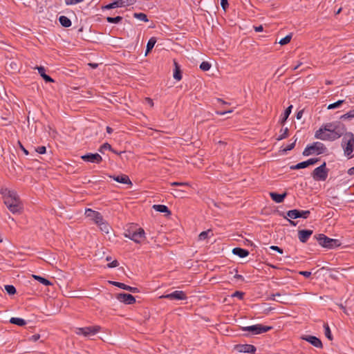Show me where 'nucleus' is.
<instances>
[{
  "mask_svg": "<svg viewBox=\"0 0 354 354\" xmlns=\"http://www.w3.org/2000/svg\"><path fill=\"white\" fill-rule=\"evenodd\" d=\"M346 130L345 124L339 121L328 122L316 131L315 138L322 140L333 141L344 136L342 147L344 154L351 158L353 157L351 153L354 150V135L351 132H346Z\"/></svg>",
  "mask_w": 354,
  "mask_h": 354,
  "instance_id": "obj_1",
  "label": "nucleus"
},
{
  "mask_svg": "<svg viewBox=\"0 0 354 354\" xmlns=\"http://www.w3.org/2000/svg\"><path fill=\"white\" fill-rule=\"evenodd\" d=\"M0 194L2 195L4 204L11 213L13 214L22 213L24 206L16 191L1 187Z\"/></svg>",
  "mask_w": 354,
  "mask_h": 354,
  "instance_id": "obj_2",
  "label": "nucleus"
},
{
  "mask_svg": "<svg viewBox=\"0 0 354 354\" xmlns=\"http://www.w3.org/2000/svg\"><path fill=\"white\" fill-rule=\"evenodd\" d=\"M310 212L309 210H300V209H291L288 211L286 213L281 212L279 213V215L283 216L284 218L287 219L292 226H296L297 225V222L292 221V219H296L299 218H308Z\"/></svg>",
  "mask_w": 354,
  "mask_h": 354,
  "instance_id": "obj_3",
  "label": "nucleus"
},
{
  "mask_svg": "<svg viewBox=\"0 0 354 354\" xmlns=\"http://www.w3.org/2000/svg\"><path fill=\"white\" fill-rule=\"evenodd\" d=\"M124 235L125 237L137 243H141L145 238V230L137 225H131L125 230Z\"/></svg>",
  "mask_w": 354,
  "mask_h": 354,
  "instance_id": "obj_4",
  "label": "nucleus"
},
{
  "mask_svg": "<svg viewBox=\"0 0 354 354\" xmlns=\"http://www.w3.org/2000/svg\"><path fill=\"white\" fill-rule=\"evenodd\" d=\"M314 237L316 239L318 243L325 248L334 249L340 246L342 244L339 239L329 238L324 234H319Z\"/></svg>",
  "mask_w": 354,
  "mask_h": 354,
  "instance_id": "obj_5",
  "label": "nucleus"
},
{
  "mask_svg": "<svg viewBox=\"0 0 354 354\" xmlns=\"http://www.w3.org/2000/svg\"><path fill=\"white\" fill-rule=\"evenodd\" d=\"M327 148L320 142H315L311 145H308L303 151V156H308L313 154L320 155L326 153Z\"/></svg>",
  "mask_w": 354,
  "mask_h": 354,
  "instance_id": "obj_6",
  "label": "nucleus"
},
{
  "mask_svg": "<svg viewBox=\"0 0 354 354\" xmlns=\"http://www.w3.org/2000/svg\"><path fill=\"white\" fill-rule=\"evenodd\" d=\"M328 169L326 168V163L324 162L322 165L316 167L311 174L313 178L316 181H324L328 175Z\"/></svg>",
  "mask_w": 354,
  "mask_h": 354,
  "instance_id": "obj_7",
  "label": "nucleus"
},
{
  "mask_svg": "<svg viewBox=\"0 0 354 354\" xmlns=\"http://www.w3.org/2000/svg\"><path fill=\"white\" fill-rule=\"evenodd\" d=\"M272 329V326H263L262 324H255L250 326L241 327L242 331H248L252 335H259L266 333Z\"/></svg>",
  "mask_w": 354,
  "mask_h": 354,
  "instance_id": "obj_8",
  "label": "nucleus"
},
{
  "mask_svg": "<svg viewBox=\"0 0 354 354\" xmlns=\"http://www.w3.org/2000/svg\"><path fill=\"white\" fill-rule=\"evenodd\" d=\"M136 0H115L112 3L102 6V10H111L135 4Z\"/></svg>",
  "mask_w": 354,
  "mask_h": 354,
  "instance_id": "obj_9",
  "label": "nucleus"
},
{
  "mask_svg": "<svg viewBox=\"0 0 354 354\" xmlns=\"http://www.w3.org/2000/svg\"><path fill=\"white\" fill-rule=\"evenodd\" d=\"M101 329L100 326H86L82 328H77L76 329V334L79 335H84L88 337L97 333Z\"/></svg>",
  "mask_w": 354,
  "mask_h": 354,
  "instance_id": "obj_10",
  "label": "nucleus"
},
{
  "mask_svg": "<svg viewBox=\"0 0 354 354\" xmlns=\"http://www.w3.org/2000/svg\"><path fill=\"white\" fill-rule=\"evenodd\" d=\"M160 298H165L169 300H185L187 299V297L184 291L175 290L171 293L162 295Z\"/></svg>",
  "mask_w": 354,
  "mask_h": 354,
  "instance_id": "obj_11",
  "label": "nucleus"
},
{
  "mask_svg": "<svg viewBox=\"0 0 354 354\" xmlns=\"http://www.w3.org/2000/svg\"><path fill=\"white\" fill-rule=\"evenodd\" d=\"M81 159L87 162L100 164L102 161V158L99 153H88L81 156Z\"/></svg>",
  "mask_w": 354,
  "mask_h": 354,
  "instance_id": "obj_12",
  "label": "nucleus"
},
{
  "mask_svg": "<svg viewBox=\"0 0 354 354\" xmlns=\"http://www.w3.org/2000/svg\"><path fill=\"white\" fill-rule=\"evenodd\" d=\"M116 299L125 304H133L136 303V298L131 294L121 292L116 295Z\"/></svg>",
  "mask_w": 354,
  "mask_h": 354,
  "instance_id": "obj_13",
  "label": "nucleus"
},
{
  "mask_svg": "<svg viewBox=\"0 0 354 354\" xmlns=\"http://www.w3.org/2000/svg\"><path fill=\"white\" fill-rule=\"evenodd\" d=\"M85 215L87 218H89L93 221L96 224L102 222V215L99 212L93 210L91 209H87L85 212Z\"/></svg>",
  "mask_w": 354,
  "mask_h": 354,
  "instance_id": "obj_14",
  "label": "nucleus"
},
{
  "mask_svg": "<svg viewBox=\"0 0 354 354\" xmlns=\"http://www.w3.org/2000/svg\"><path fill=\"white\" fill-rule=\"evenodd\" d=\"M301 339L309 342L310 344L318 348H323V344L320 339L313 335H303Z\"/></svg>",
  "mask_w": 354,
  "mask_h": 354,
  "instance_id": "obj_15",
  "label": "nucleus"
},
{
  "mask_svg": "<svg viewBox=\"0 0 354 354\" xmlns=\"http://www.w3.org/2000/svg\"><path fill=\"white\" fill-rule=\"evenodd\" d=\"M109 283L111 284H112L113 286H116L118 288H120L121 289H123V290H128L132 293H137V292H139L140 290L138 288L136 287H131V286H129L128 285H126L123 283H121V282H118V281H109Z\"/></svg>",
  "mask_w": 354,
  "mask_h": 354,
  "instance_id": "obj_16",
  "label": "nucleus"
},
{
  "mask_svg": "<svg viewBox=\"0 0 354 354\" xmlns=\"http://www.w3.org/2000/svg\"><path fill=\"white\" fill-rule=\"evenodd\" d=\"M313 231L311 230H300L298 231V238L299 240L305 243L309 239V238L313 234Z\"/></svg>",
  "mask_w": 354,
  "mask_h": 354,
  "instance_id": "obj_17",
  "label": "nucleus"
},
{
  "mask_svg": "<svg viewBox=\"0 0 354 354\" xmlns=\"http://www.w3.org/2000/svg\"><path fill=\"white\" fill-rule=\"evenodd\" d=\"M109 177L111 178H113L116 182L122 183V184H126V185H129L130 186H131L133 185L129 177L126 174H120L118 176H109Z\"/></svg>",
  "mask_w": 354,
  "mask_h": 354,
  "instance_id": "obj_18",
  "label": "nucleus"
},
{
  "mask_svg": "<svg viewBox=\"0 0 354 354\" xmlns=\"http://www.w3.org/2000/svg\"><path fill=\"white\" fill-rule=\"evenodd\" d=\"M237 350L241 353H247L254 354L256 352V347L252 344H239L236 346Z\"/></svg>",
  "mask_w": 354,
  "mask_h": 354,
  "instance_id": "obj_19",
  "label": "nucleus"
},
{
  "mask_svg": "<svg viewBox=\"0 0 354 354\" xmlns=\"http://www.w3.org/2000/svg\"><path fill=\"white\" fill-rule=\"evenodd\" d=\"M287 192H285L283 194H278L277 192H270V196L273 201L277 203H282L287 196Z\"/></svg>",
  "mask_w": 354,
  "mask_h": 354,
  "instance_id": "obj_20",
  "label": "nucleus"
},
{
  "mask_svg": "<svg viewBox=\"0 0 354 354\" xmlns=\"http://www.w3.org/2000/svg\"><path fill=\"white\" fill-rule=\"evenodd\" d=\"M174 78L177 80L180 81L182 80V71L180 69V66L178 64V63L176 61V59H174Z\"/></svg>",
  "mask_w": 354,
  "mask_h": 354,
  "instance_id": "obj_21",
  "label": "nucleus"
},
{
  "mask_svg": "<svg viewBox=\"0 0 354 354\" xmlns=\"http://www.w3.org/2000/svg\"><path fill=\"white\" fill-rule=\"evenodd\" d=\"M232 253L233 254L236 255L241 258H245L250 254L248 250L239 247L233 248Z\"/></svg>",
  "mask_w": 354,
  "mask_h": 354,
  "instance_id": "obj_22",
  "label": "nucleus"
},
{
  "mask_svg": "<svg viewBox=\"0 0 354 354\" xmlns=\"http://www.w3.org/2000/svg\"><path fill=\"white\" fill-rule=\"evenodd\" d=\"M37 69L38 70V73L42 77V78L45 80L46 82H54V80L46 73V70L43 66H37Z\"/></svg>",
  "mask_w": 354,
  "mask_h": 354,
  "instance_id": "obj_23",
  "label": "nucleus"
},
{
  "mask_svg": "<svg viewBox=\"0 0 354 354\" xmlns=\"http://www.w3.org/2000/svg\"><path fill=\"white\" fill-rule=\"evenodd\" d=\"M157 41V39L156 37H151L147 44V47H146V51H145V55H147L153 49V48L154 47Z\"/></svg>",
  "mask_w": 354,
  "mask_h": 354,
  "instance_id": "obj_24",
  "label": "nucleus"
},
{
  "mask_svg": "<svg viewBox=\"0 0 354 354\" xmlns=\"http://www.w3.org/2000/svg\"><path fill=\"white\" fill-rule=\"evenodd\" d=\"M153 208L157 212L166 213L167 215L171 214V211L169 209L168 207L165 205H153Z\"/></svg>",
  "mask_w": 354,
  "mask_h": 354,
  "instance_id": "obj_25",
  "label": "nucleus"
},
{
  "mask_svg": "<svg viewBox=\"0 0 354 354\" xmlns=\"http://www.w3.org/2000/svg\"><path fill=\"white\" fill-rule=\"evenodd\" d=\"M292 105H290L289 106H288L283 114V116L281 117V118L279 120V123L282 125H283L285 124V122H286L288 118L289 117L290 114L291 113V111H292Z\"/></svg>",
  "mask_w": 354,
  "mask_h": 354,
  "instance_id": "obj_26",
  "label": "nucleus"
},
{
  "mask_svg": "<svg viewBox=\"0 0 354 354\" xmlns=\"http://www.w3.org/2000/svg\"><path fill=\"white\" fill-rule=\"evenodd\" d=\"M59 21L64 28H68L72 24L71 19L64 15H62L59 17Z\"/></svg>",
  "mask_w": 354,
  "mask_h": 354,
  "instance_id": "obj_27",
  "label": "nucleus"
},
{
  "mask_svg": "<svg viewBox=\"0 0 354 354\" xmlns=\"http://www.w3.org/2000/svg\"><path fill=\"white\" fill-rule=\"evenodd\" d=\"M10 323L17 325L19 326H24L26 324V320L19 317H11Z\"/></svg>",
  "mask_w": 354,
  "mask_h": 354,
  "instance_id": "obj_28",
  "label": "nucleus"
},
{
  "mask_svg": "<svg viewBox=\"0 0 354 354\" xmlns=\"http://www.w3.org/2000/svg\"><path fill=\"white\" fill-rule=\"evenodd\" d=\"M32 277L38 281L39 282H40L41 283L48 286H50L52 285L53 283L47 279L44 278V277H42L41 276H39V275H35L33 274L32 275Z\"/></svg>",
  "mask_w": 354,
  "mask_h": 354,
  "instance_id": "obj_29",
  "label": "nucleus"
},
{
  "mask_svg": "<svg viewBox=\"0 0 354 354\" xmlns=\"http://www.w3.org/2000/svg\"><path fill=\"white\" fill-rule=\"evenodd\" d=\"M97 225L100 227V230L108 234L109 232L110 226L109 225L104 221V218H102V222L97 223Z\"/></svg>",
  "mask_w": 354,
  "mask_h": 354,
  "instance_id": "obj_30",
  "label": "nucleus"
},
{
  "mask_svg": "<svg viewBox=\"0 0 354 354\" xmlns=\"http://www.w3.org/2000/svg\"><path fill=\"white\" fill-rule=\"evenodd\" d=\"M280 133H281V134L277 138V140H278V141L281 140L285 139L288 137L289 129L288 127H286L285 129H281L280 131Z\"/></svg>",
  "mask_w": 354,
  "mask_h": 354,
  "instance_id": "obj_31",
  "label": "nucleus"
},
{
  "mask_svg": "<svg viewBox=\"0 0 354 354\" xmlns=\"http://www.w3.org/2000/svg\"><path fill=\"white\" fill-rule=\"evenodd\" d=\"M133 17L145 22L149 21L147 15L142 12H135L133 13Z\"/></svg>",
  "mask_w": 354,
  "mask_h": 354,
  "instance_id": "obj_32",
  "label": "nucleus"
},
{
  "mask_svg": "<svg viewBox=\"0 0 354 354\" xmlns=\"http://www.w3.org/2000/svg\"><path fill=\"white\" fill-rule=\"evenodd\" d=\"M122 19L123 18L121 16H117L115 17H107L106 20L107 22L111 24H118L122 21Z\"/></svg>",
  "mask_w": 354,
  "mask_h": 354,
  "instance_id": "obj_33",
  "label": "nucleus"
},
{
  "mask_svg": "<svg viewBox=\"0 0 354 354\" xmlns=\"http://www.w3.org/2000/svg\"><path fill=\"white\" fill-rule=\"evenodd\" d=\"M324 333H325V336L329 339V340H332L333 339V335L331 334V331H330V329L329 328V326L328 324H324Z\"/></svg>",
  "mask_w": 354,
  "mask_h": 354,
  "instance_id": "obj_34",
  "label": "nucleus"
},
{
  "mask_svg": "<svg viewBox=\"0 0 354 354\" xmlns=\"http://www.w3.org/2000/svg\"><path fill=\"white\" fill-rule=\"evenodd\" d=\"M5 290L9 295H13L17 292L15 287L12 285H6Z\"/></svg>",
  "mask_w": 354,
  "mask_h": 354,
  "instance_id": "obj_35",
  "label": "nucleus"
},
{
  "mask_svg": "<svg viewBox=\"0 0 354 354\" xmlns=\"http://www.w3.org/2000/svg\"><path fill=\"white\" fill-rule=\"evenodd\" d=\"M106 150H112V147L110 144H109L108 142H105L104 143L103 145H102L99 149V151L102 153H104V151Z\"/></svg>",
  "mask_w": 354,
  "mask_h": 354,
  "instance_id": "obj_36",
  "label": "nucleus"
},
{
  "mask_svg": "<svg viewBox=\"0 0 354 354\" xmlns=\"http://www.w3.org/2000/svg\"><path fill=\"white\" fill-rule=\"evenodd\" d=\"M287 70L288 68L286 67V65L283 64L277 69L275 75H277L279 77H281L287 71Z\"/></svg>",
  "mask_w": 354,
  "mask_h": 354,
  "instance_id": "obj_37",
  "label": "nucleus"
},
{
  "mask_svg": "<svg viewBox=\"0 0 354 354\" xmlns=\"http://www.w3.org/2000/svg\"><path fill=\"white\" fill-rule=\"evenodd\" d=\"M344 100H339L334 103H332V104H330L328 106V109H336V108H338L339 106H340L343 103H344Z\"/></svg>",
  "mask_w": 354,
  "mask_h": 354,
  "instance_id": "obj_38",
  "label": "nucleus"
},
{
  "mask_svg": "<svg viewBox=\"0 0 354 354\" xmlns=\"http://www.w3.org/2000/svg\"><path fill=\"white\" fill-rule=\"evenodd\" d=\"M354 118V109H352L340 117L342 120L351 119Z\"/></svg>",
  "mask_w": 354,
  "mask_h": 354,
  "instance_id": "obj_39",
  "label": "nucleus"
},
{
  "mask_svg": "<svg viewBox=\"0 0 354 354\" xmlns=\"http://www.w3.org/2000/svg\"><path fill=\"white\" fill-rule=\"evenodd\" d=\"M291 38H292V35H288L286 37H284L283 38L281 39L279 41V44H280L281 46L288 44L290 41Z\"/></svg>",
  "mask_w": 354,
  "mask_h": 354,
  "instance_id": "obj_40",
  "label": "nucleus"
},
{
  "mask_svg": "<svg viewBox=\"0 0 354 354\" xmlns=\"http://www.w3.org/2000/svg\"><path fill=\"white\" fill-rule=\"evenodd\" d=\"M210 68H211V64L209 63L208 62H203L200 64V68L203 71H207L210 69Z\"/></svg>",
  "mask_w": 354,
  "mask_h": 354,
  "instance_id": "obj_41",
  "label": "nucleus"
},
{
  "mask_svg": "<svg viewBox=\"0 0 354 354\" xmlns=\"http://www.w3.org/2000/svg\"><path fill=\"white\" fill-rule=\"evenodd\" d=\"M297 140V138H295L294 142L286 146V148H284L282 151L283 152L286 153L288 151H290L292 149H293L295 147V144H296V142Z\"/></svg>",
  "mask_w": 354,
  "mask_h": 354,
  "instance_id": "obj_42",
  "label": "nucleus"
},
{
  "mask_svg": "<svg viewBox=\"0 0 354 354\" xmlns=\"http://www.w3.org/2000/svg\"><path fill=\"white\" fill-rule=\"evenodd\" d=\"M245 293L241 291H235L232 297H238L240 300L243 299Z\"/></svg>",
  "mask_w": 354,
  "mask_h": 354,
  "instance_id": "obj_43",
  "label": "nucleus"
},
{
  "mask_svg": "<svg viewBox=\"0 0 354 354\" xmlns=\"http://www.w3.org/2000/svg\"><path fill=\"white\" fill-rule=\"evenodd\" d=\"M210 232V230H207V231H203L202 232H201L198 235V239L199 240H205L207 238L208 236V233Z\"/></svg>",
  "mask_w": 354,
  "mask_h": 354,
  "instance_id": "obj_44",
  "label": "nucleus"
},
{
  "mask_svg": "<svg viewBox=\"0 0 354 354\" xmlns=\"http://www.w3.org/2000/svg\"><path fill=\"white\" fill-rule=\"evenodd\" d=\"M319 160V158H310V159L306 160V162H307L308 166H310V165H315Z\"/></svg>",
  "mask_w": 354,
  "mask_h": 354,
  "instance_id": "obj_45",
  "label": "nucleus"
},
{
  "mask_svg": "<svg viewBox=\"0 0 354 354\" xmlns=\"http://www.w3.org/2000/svg\"><path fill=\"white\" fill-rule=\"evenodd\" d=\"M35 151L39 154H44L46 152V148L44 146H39L35 149Z\"/></svg>",
  "mask_w": 354,
  "mask_h": 354,
  "instance_id": "obj_46",
  "label": "nucleus"
},
{
  "mask_svg": "<svg viewBox=\"0 0 354 354\" xmlns=\"http://www.w3.org/2000/svg\"><path fill=\"white\" fill-rule=\"evenodd\" d=\"M221 6L223 10L225 12L229 7V3L227 0H221Z\"/></svg>",
  "mask_w": 354,
  "mask_h": 354,
  "instance_id": "obj_47",
  "label": "nucleus"
},
{
  "mask_svg": "<svg viewBox=\"0 0 354 354\" xmlns=\"http://www.w3.org/2000/svg\"><path fill=\"white\" fill-rule=\"evenodd\" d=\"M66 5H75L82 2L84 0H64Z\"/></svg>",
  "mask_w": 354,
  "mask_h": 354,
  "instance_id": "obj_48",
  "label": "nucleus"
},
{
  "mask_svg": "<svg viewBox=\"0 0 354 354\" xmlns=\"http://www.w3.org/2000/svg\"><path fill=\"white\" fill-rule=\"evenodd\" d=\"M172 186H181V187H189V184L188 183H180V182H173L171 183Z\"/></svg>",
  "mask_w": 354,
  "mask_h": 354,
  "instance_id": "obj_49",
  "label": "nucleus"
},
{
  "mask_svg": "<svg viewBox=\"0 0 354 354\" xmlns=\"http://www.w3.org/2000/svg\"><path fill=\"white\" fill-rule=\"evenodd\" d=\"M270 249L275 252H277L279 254H283V250L277 245H272L270 247Z\"/></svg>",
  "mask_w": 354,
  "mask_h": 354,
  "instance_id": "obj_50",
  "label": "nucleus"
},
{
  "mask_svg": "<svg viewBox=\"0 0 354 354\" xmlns=\"http://www.w3.org/2000/svg\"><path fill=\"white\" fill-rule=\"evenodd\" d=\"M17 144L25 155L27 156L29 154L28 151L24 147V145L21 144L20 141H18Z\"/></svg>",
  "mask_w": 354,
  "mask_h": 354,
  "instance_id": "obj_51",
  "label": "nucleus"
},
{
  "mask_svg": "<svg viewBox=\"0 0 354 354\" xmlns=\"http://www.w3.org/2000/svg\"><path fill=\"white\" fill-rule=\"evenodd\" d=\"M118 265H119L118 261L117 260H114L112 262L108 263L107 266L109 268H115V267L118 266Z\"/></svg>",
  "mask_w": 354,
  "mask_h": 354,
  "instance_id": "obj_52",
  "label": "nucleus"
},
{
  "mask_svg": "<svg viewBox=\"0 0 354 354\" xmlns=\"http://www.w3.org/2000/svg\"><path fill=\"white\" fill-rule=\"evenodd\" d=\"M299 274L300 275H302V276L306 277V278H308V277H310L311 276V272H309V271H300L299 272Z\"/></svg>",
  "mask_w": 354,
  "mask_h": 354,
  "instance_id": "obj_53",
  "label": "nucleus"
},
{
  "mask_svg": "<svg viewBox=\"0 0 354 354\" xmlns=\"http://www.w3.org/2000/svg\"><path fill=\"white\" fill-rule=\"evenodd\" d=\"M40 338L39 334H35L30 337V340L37 342Z\"/></svg>",
  "mask_w": 354,
  "mask_h": 354,
  "instance_id": "obj_54",
  "label": "nucleus"
},
{
  "mask_svg": "<svg viewBox=\"0 0 354 354\" xmlns=\"http://www.w3.org/2000/svg\"><path fill=\"white\" fill-rule=\"evenodd\" d=\"M174 191L176 192V194L173 193V194L175 196V197H177V196L183 197V196L181 194H180V193L185 192V191H183L182 189H174Z\"/></svg>",
  "mask_w": 354,
  "mask_h": 354,
  "instance_id": "obj_55",
  "label": "nucleus"
},
{
  "mask_svg": "<svg viewBox=\"0 0 354 354\" xmlns=\"http://www.w3.org/2000/svg\"><path fill=\"white\" fill-rule=\"evenodd\" d=\"M308 167V166L307 165V162H306V161H303V162L298 163V167H299V169H304V168H306Z\"/></svg>",
  "mask_w": 354,
  "mask_h": 354,
  "instance_id": "obj_56",
  "label": "nucleus"
},
{
  "mask_svg": "<svg viewBox=\"0 0 354 354\" xmlns=\"http://www.w3.org/2000/svg\"><path fill=\"white\" fill-rule=\"evenodd\" d=\"M232 110L225 111H216V113L219 115H223L227 113H232Z\"/></svg>",
  "mask_w": 354,
  "mask_h": 354,
  "instance_id": "obj_57",
  "label": "nucleus"
},
{
  "mask_svg": "<svg viewBox=\"0 0 354 354\" xmlns=\"http://www.w3.org/2000/svg\"><path fill=\"white\" fill-rule=\"evenodd\" d=\"M145 101L148 103V104L151 106V107H153L154 104H153V100L151 99L150 97H146L145 98Z\"/></svg>",
  "mask_w": 354,
  "mask_h": 354,
  "instance_id": "obj_58",
  "label": "nucleus"
},
{
  "mask_svg": "<svg viewBox=\"0 0 354 354\" xmlns=\"http://www.w3.org/2000/svg\"><path fill=\"white\" fill-rule=\"evenodd\" d=\"M303 113H304V111L303 110H300L299 111L297 114H296V118L297 120H299L301 118L302 115H303Z\"/></svg>",
  "mask_w": 354,
  "mask_h": 354,
  "instance_id": "obj_59",
  "label": "nucleus"
},
{
  "mask_svg": "<svg viewBox=\"0 0 354 354\" xmlns=\"http://www.w3.org/2000/svg\"><path fill=\"white\" fill-rule=\"evenodd\" d=\"M234 278L237 279V280H240L241 281H243L244 280V277L241 274H236L234 276Z\"/></svg>",
  "mask_w": 354,
  "mask_h": 354,
  "instance_id": "obj_60",
  "label": "nucleus"
},
{
  "mask_svg": "<svg viewBox=\"0 0 354 354\" xmlns=\"http://www.w3.org/2000/svg\"><path fill=\"white\" fill-rule=\"evenodd\" d=\"M254 29L256 32H262L263 30V27L260 25L259 26H254Z\"/></svg>",
  "mask_w": 354,
  "mask_h": 354,
  "instance_id": "obj_61",
  "label": "nucleus"
},
{
  "mask_svg": "<svg viewBox=\"0 0 354 354\" xmlns=\"http://www.w3.org/2000/svg\"><path fill=\"white\" fill-rule=\"evenodd\" d=\"M348 174L352 176V175H354V167L350 168L348 170Z\"/></svg>",
  "mask_w": 354,
  "mask_h": 354,
  "instance_id": "obj_62",
  "label": "nucleus"
},
{
  "mask_svg": "<svg viewBox=\"0 0 354 354\" xmlns=\"http://www.w3.org/2000/svg\"><path fill=\"white\" fill-rule=\"evenodd\" d=\"M88 65L92 68H96L97 66H98V64H95V63H89Z\"/></svg>",
  "mask_w": 354,
  "mask_h": 354,
  "instance_id": "obj_63",
  "label": "nucleus"
},
{
  "mask_svg": "<svg viewBox=\"0 0 354 354\" xmlns=\"http://www.w3.org/2000/svg\"><path fill=\"white\" fill-rule=\"evenodd\" d=\"M106 132L109 134L111 133L113 131V129L110 127H106Z\"/></svg>",
  "mask_w": 354,
  "mask_h": 354,
  "instance_id": "obj_64",
  "label": "nucleus"
}]
</instances>
